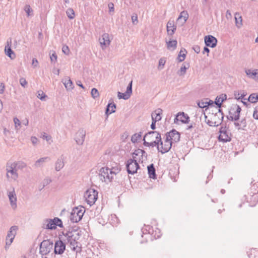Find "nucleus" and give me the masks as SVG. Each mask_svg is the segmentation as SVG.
I'll use <instances>...</instances> for the list:
<instances>
[{
  "instance_id": "nucleus-1",
  "label": "nucleus",
  "mask_w": 258,
  "mask_h": 258,
  "mask_svg": "<svg viewBox=\"0 0 258 258\" xmlns=\"http://www.w3.org/2000/svg\"><path fill=\"white\" fill-rule=\"evenodd\" d=\"M141 155L146 157L147 153L146 152L141 149L136 150L133 154V159H130L126 163V169L128 173L134 174L137 172V170L140 168L139 165L137 162L136 156Z\"/></svg>"
},
{
  "instance_id": "nucleus-51",
  "label": "nucleus",
  "mask_w": 258,
  "mask_h": 258,
  "mask_svg": "<svg viewBox=\"0 0 258 258\" xmlns=\"http://www.w3.org/2000/svg\"><path fill=\"white\" fill-rule=\"evenodd\" d=\"M188 66L186 67L185 65H183L180 69V75H184L186 72V71L188 69Z\"/></svg>"
},
{
  "instance_id": "nucleus-7",
  "label": "nucleus",
  "mask_w": 258,
  "mask_h": 258,
  "mask_svg": "<svg viewBox=\"0 0 258 258\" xmlns=\"http://www.w3.org/2000/svg\"><path fill=\"white\" fill-rule=\"evenodd\" d=\"M84 197L86 202L88 205L91 206L93 205L98 198V192L93 188L88 189L84 194Z\"/></svg>"
},
{
  "instance_id": "nucleus-50",
  "label": "nucleus",
  "mask_w": 258,
  "mask_h": 258,
  "mask_svg": "<svg viewBox=\"0 0 258 258\" xmlns=\"http://www.w3.org/2000/svg\"><path fill=\"white\" fill-rule=\"evenodd\" d=\"M50 58L52 62H55L56 61L57 55L54 52L50 55Z\"/></svg>"
},
{
  "instance_id": "nucleus-61",
  "label": "nucleus",
  "mask_w": 258,
  "mask_h": 258,
  "mask_svg": "<svg viewBox=\"0 0 258 258\" xmlns=\"http://www.w3.org/2000/svg\"><path fill=\"white\" fill-rule=\"evenodd\" d=\"M38 64L37 59L35 58H33L32 61V64L34 67H36Z\"/></svg>"
},
{
  "instance_id": "nucleus-32",
  "label": "nucleus",
  "mask_w": 258,
  "mask_h": 258,
  "mask_svg": "<svg viewBox=\"0 0 258 258\" xmlns=\"http://www.w3.org/2000/svg\"><path fill=\"white\" fill-rule=\"evenodd\" d=\"M188 18V14L186 11H183L181 12L177 19V22H179L183 19V21L181 22V24H183L185 23Z\"/></svg>"
},
{
  "instance_id": "nucleus-17",
  "label": "nucleus",
  "mask_w": 258,
  "mask_h": 258,
  "mask_svg": "<svg viewBox=\"0 0 258 258\" xmlns=\"http://www.w3.org/2000/svg\"><path fill=\"white\" fill-rule=\"evenodd\" d=\"M166 137L167 139H168L170 141H173V143H177L180 140V134L175 130H173L171 132L167 133L166 134Z\"/></svg>"
},
{
  "instance_id": "nucleus-38",
  "label": "nucleus",
  "mask_w": 258,
  "mask_h": 258,
  "mask_svg": "<svg viewBox=\"0 0 258 258\" xmlns=\"http://www.w3.org/2000/svg\"><path fill=\"white\" fill-rule=\"evenodd\" d=\"M184 52H186L185 49L180 50L177 58L179 62H182L185 59L186 54L184 53Z\"/></svg>"
},
{
  "instance_id": "nucleus-33",
  "label": "nucleus",
  "mask_w": 258,
  "mask_h": 258,
  "mask_svg": "<svg viewBox=\"0 0 258 258\" xmlns=\"http://www.w3.org/2000/svg\"><path fill=\"white\" fill-rule=\"evenodd\" d=\"M47 160H49V158L48 157L40 158L35 162L34 166L36 168L43 166L44 163L47 161Z\"/></svg>"
},
{
  "instance_id": "nucleus-49",
  "label": "nucleus",
  "mask_w": 258,
  "mask_h": 258,
  "mask_svg": "<svg viewBox=\"0 0 258 258\" xmlns=\"http://www.w3.org/2000/svg\"><path fill=\"white\" fill-rule=\"evenodd\" d=\"M253 117L254 119L258 120V105L255 106L254 109L253 113Z\"/></svg>"
},
{
  "instance_id": "nucleus-42",
  "label": "nucleus",
  "mask_w": 258,
  "mask_h": 258,
  "mask_svg": "<svg viewBox=\"0 0 258 258\" xmlns=\"http://www.w3.org/2000/svg\"><path fill=\"white\" fill-rule=\"evenodd\" d=\"M258 202V198L256 195H253L251 198L250 205L251 207L254 206Z\"/></svg>"
},
{
  "instance_id": "nucleus-40",
  "label": "nucleus",
  "mask_w": 258,
  "mask_h": 258,
  "mask_svg": "<svg viewBox=\"0 0 258 258\" xmlns=\"http://www.w3.org/2000/svg\"><path fill=\"white\" fill-rule=\"evenodd\" d=\"M66 14L68 18L70 19H73L75 17V12L72 8L68 9L66 11Z\"/></svg>"
},
{
  "instance_id": "nucleus-14",
  "label": "nucleus",
  "mask_w": 258,
  "mask_h": 258,
  "mask_svg": "<svg viewBox=\"0 0 258 258\" xmlns=\"http://www.w3.org/2000/svg\"><path fill=\"white\" fill-rule=\"evenodd\" d=\"M101 48L104 50L110 44L109 35L108 33H104L99 39Z\"/></svg>"
},
{
  "instance_id": "nucleus-26",
  "label": "nucleus",
  "mask_w": 258,
  "mask_h": 258,
  "mask_svg": "<svg viewBox=\"0 0 258 258\" xmlns=\"http://www.w3.org/2000/svg\"><path fill=\"white\" fill-rule=\"evenodd\" d=\"M11 40L10 42L7 41V44L5 46V51L6 54L10 57L11 59H13L15 57V54L14 51L11 49Z\"/></svg>"
},
{
  "instance_id": "nucleus-52",
  "label": "nucleus",
  "mask_w": 258,
  "mask_h": 258,
  "mask_svg": "<svg viewBox=\"0 0 258 258\" xmlns=\"http://www.w3.org/2000/svg\"><path fill=\"white\" fill-rule=\"evenodd\" d=\"M165 63H166L165 58L163 57V58H160L159 61V67L162 66V68L161 69H162L163 68V67L164 66Z\"/></svg>"
},
{
  "instance_id": "nucleus-15",
  "label": "nucleus",
  "mask_w": 258,
  "mask_h": 258,
  "mask_svg": "<svg viewBox=\"0 0 258 258\" xmlns=\"http://www.w3.org/2000/svg\"><path fill=\"white\" fill-rule=\"evenodd\" d=\"M145 139L148 141H154L155 140L161 141L160 134L156 131H151L145 135Z\"/></svg>"
},
{
  "instance_id": "nucleus-28",
  "label": "nucleus",
  "mask_w": 258,
  "mask_h": 258,
  "mask_svg": "<svg viewBox=\"0 0 258 258\" xmlns=\"http://www.w3.org/2000/svg\"><path fill=\"white\" fill-rule=\"evenodd\" d=\"M61 82L64 84L67 90L71 91L74 88L73 82L69 77L63 79Z\"/></svg>"
},
{
  "instance_id": "nucleus-2",
  "label": "nucleus",
  "mask_w": 258,
  "mask_h": 258,
  "mask_svg": "<svg viewBox=\"0 0 258 258\" xmlns=\"http://www.w3.org/2000/svg\"><path fill=\"white\" fill-rule=\"evenodd\" d=\"M223 119V114L220 108L215 107L209 115V119L206 120L207 123L211 126H217L220 124Z\"/></svg>"
},
{
  "instance_id": "nucleus-43",
  "label": "nucleus",
  "mask_w": 258,
  "mask_h": 258,
  "mask_svg": "<svg viewBox=\"0 0 258 258\" xmlns=\"http://www.w3.org/2000/svg\"><path fill=\"white\" fill-rule=\"evenodd\" d=\"M37 97L41 100H44L47 96L44 93L42 90H39L37 92Z\"/></svg>"
},
{
  "instance_id": "nucleus-37",
  "label": "nucleus",
  "mask_w": 258,
  "mask_h": 258,
  "mask_svg": "<svg viewBox=\"0 0 258 258\" xmlns=\"http://www.w3.org/2000/svg\"><path fill=\"white\" fill-rule=\"evenodd\" d=\"M248 101L251 103H255L258 101V95L257 93H252L250 95L248 99Z\"/></svg>"
},
{
  "instance_id": "nucleus-11",
  "label": "nucleus",
  "mask_w": 258,
  "mask_h": 258,
  "mask_svg": "<svg viewBox=\"0 0 258 258\" xmlns=\"http://www.w3.org/2000/svg\"><path fill=\"white\" fill-rule=\"evenodd\" d=\"M241 109L240 107L237 105H233L229 111L230 117L232 120H237L239 118V114Z\"/></svg>"
},
{
  "instance_id": "nucleus-58",
  "label": "nucleus",
  "mask_w": 258,
  "mask_h": 258,
  "mask_svg": "<svg viewBox=\"0 0 258 258\" xmlns=\"http://www.w3.org/2000/svg\"><path fill=\"white\" fill-rule=\"evenodd\" d=\"M234 95L235 98L237 99H239L242 97V95H240V93L239 91H234Z\"/></svg>"
},
{
  "instance_id": "nucleus-44",
  "label": "nucleus",
  "mask_w": 258,
  "mask_h": 258,
  "mask_svg": "<svg viewBox=\"0 0 258 258\" xmlns=\"http://www.w3.org/2000/svg\"><path fill=\"white\" fill-rule=\"evenodd\" d=\"M198 105L199 106V107L200 108H209V104L208 103V102L205 101H203V100H202L201 101L199 102L198 103Z\"/></svg>"
},
{
  "instance_id": "nucleus-41",
  "label": "nucleus",
  "mask_w": 258,
  "mask_h": 258,
  "mask_svg": "<svg viewBox=\"0 0 258 258\" xmlns=\"http://www.w3.org/2000/svg\"><path fill=\"white\" fill-rule=\"evenodd\" d=\"M24 10L28 17L33 15V10L29 5L25 6Z\"/></svg>"
},
{
  "instance_id": "nucleus-34",
  "label": "nucleus",
  "mask_w": 258,
  "mask_h": 258,
  "mask_svg": "<svg viewBox=\"0 0 258 258\" xmlns=\"http://www.w3.org/2000/svg\"><path fill=\"white\" fill-rule=\"evenodd\" d=\"M116 105L114 103H110L108 104L106 109L105 114L108 115L112 113H114L115 110Z\"/></svg>"
},
{
  "instance_id": "nucleus-24",
  "label": "nucleus",
  "mask_w": 258,
  "mask_h": 258,
  "mask_svg": "<svg viewBox=\"0 0 258 258\" xmlns=\"http://www.w3.org/2000/svg\"><path fill=\"white\" fill-rule=\"evenodd\" d=\"M64 166V158L61 155L56 160L55 163V169L57 171H60Z\"/></svg>"
},
{
  "instance_id": "nucleus-47",
  "label": "nucleus",
  "mask_w": 258,
  "mask_h": 258,
  "mask_svg": "<svg viewBox=\"0 0 258 258\" xmlns=\"http://www.w3.org/2000/svg\"><path fill=\"white\" fill-rule=\"evenodd\" d=\"M54 221L55 224H56V227L57 226L59 227H62V226H63L62 222L59 218H57V217L54 218Z\"/></svg>"
},
{
  "instance_id": "nucleus-56",
  "label": "nucleus",
  "mask_w": 258,
  "mask_h": 258,
  "mask_svg": "<svg viewBox=\"0 0 258 258\" xmlns=\"http://www.w3.org/2000/svg\"><path fill=\"white\" fill-rule=\"evenodd\" d=\"M149 142H150V144H149L150 147H154L156 146H159V144L160 141L155 140L154 141H151V142L149 141Z\"/></svg>"
},
{
  "instance_id": "nucleus-48",
  "label": "nucleus",
  "mask_w": 258,
  "mask_h": 258,
  "mask_svg": "<svg viewBox=\"0 0 258 258\" xmlns=\"http://www.w3.org/2000/svg\"><path fill=\"white\" fill-rule=\"evenodd\" d=\"M51 182V179L49 177L45 178L42 181L43 187L47 185Z\"/></svg>"
},
{
  "instance_id": "nucleus-18",
  "label": "nucleus",
  "mask_w": 258,
  "mask_h": 258,
  "mask_svg": "<svg viewBox=\"0 0 258 258\" xmlns=\"http://www.w3.org/2000/svg\"><path fill=\"white\" fill-rule=\"evenodd\" d=\"M219 140L223 142H227L230 141V136L226 130L225 127H221L220 128Z\"/></svg>"
},
{
  "instance_id": "nucleus-21",
  "label": "nucleus",
  "mask_w": 258,
  "mask_h": 258,
  "mask_svg": "<svg viewBox=\"0 0 258 258\" xmlns=\"http://www.w3.org/2000/svg\"><path fill=\"white\" fill-rule=\"evenodd\" d=\"M205 42L207 46L214 48L216 46L217 40L214 36L212 35H208L205 36Z\"/></svg>"
},
{
  "instance_id": "nucleus-13",
  "label": "nucleus",
  "mask_w": 258,
  "mask_h": 258,
  "mask_svg": "<svg viewBox=\"0 0 258 258\" xmlns=\"http://www.w3.org/2000/svg\"><path fill=\"white\" fill-rule=\"evenodd\" d=\"M86 136V131L83 128L79 129L76 133L75 140L76 143L79 145H82L85 141Z\"/></svg>"
},
{
  "instance_id": "nucleus-59",
  "label": "nucleus",
  "mask_w": 258,
  "mask_h": 258,
  "mask_svg": "<svg viewBox=\"0 0 258 258\" xmlns=\"http://www.w3.org/2000/svg\"><path fill=\"white\" fill-rule=\"evenodd\" d=\"M31 141L33 145L35 146L38 142V139L35 137H31Z\"/></svg>"
},
{
  "instance_id": "nucleus-29",
  "label": "nucleus",
  "mask_w": 258,
  "mask_h": 258,
  "mask_svg": "<svg viewBox=\"0 0 258 258\" xmlns=\"http://www.w3.org/2000/svg\"><path fill=\"white\" fill-rule=\"evenodd\" d=\"M148 172L149 177L153 179L156 178V174L155 172V169L153 164L148 166Z\"/></svg>"
},
{
  "instance_id": "nucleus-25",
  "label": "nucleus",
  "mask_w": 258,
  "mask_h": 258,
  "mask_svg": "<svg viewBox=\"0 0 258 258\" xmlns=\"http://www.w3.org/2000/svg\"><path fill=\"white\" fill-rule=\"evenodd\" d=\"M176 27L173 20H169L167 24V31L168 35H172L176 30Z\"/></svg>"
},
{
  "instance_id": "nucleus-30",
  "label": "nucleus",
  "mask_w": 258,
  "mask_h": 258,
  "mask_svg": "<svg viewBox=\"0 0 258 258\" xmlns=\"http://www.w3.org/2000/svg\"><path fill=\"white\" fill-rule=\"evenodd\" d=\"M235 25L238 28H241L242 25V19L240 14L236 12L235 14Z\"/></svg>"
},
{
  "instance_id": "nucleus-39",
  "label": "nucleus",
  "mask_w": 258,
  "mask_h": 258,
  "mask_svg": "<svg viewBox=\"0 0 258 258\" xmlns=\"http://www.w3.org/2000/svg\"><path fill=\"white\" fill-rule=\"evenodd\" d=\"M141 137L142 136L141 133L135 134L133 136H132L131 141L134 143H137L138 141L141 139Z\"/></svg>"
},
{
  "instance_id": "nucleus-9",
  "label": "nucleus",
  "mask_w": 258,
  "mask_h": 258,
  "mask_svg": "<svg viewBox=\"0 0 258 258\" xmlns=\"http://www.w3.org/2000/svg\"><path fill=\"white\" fill-rule=\"evenodd\" d=\"M18 229V228L17 226H13L10 228L6 239V247L9 246L13 242Z\"/></svg>"
},
{
  "instance_id": "nucleus-12",
  "label": "nucleus",
  "mask_w": 258,
  "mask_h": 258,
  "mask_svg": "<svg viewBox=\"0 0 258 258\" xmlns=\"http://www.w3.org/2000/svg\"><path fill=\"white\" fill-rule=\"evenodd\" d=\"M54 252L55 254H62L66 249V242L59 239L55 241Z\"/></svg>"
},
{
  "instance_id": "nucleus-16",
  "label": "nucleus",
  "mask_w": 258,
  "mask_h": 258,
  "mask_svg": "<svg viewBox=\"0 0 258 258\" xmlns=\"http://www.w3.org/2000/svg\"><path fill=\"white\" fill-rule=\"evenodd\" d=\"M132 83L133 81H131L129 83L125 93H122L120 92H118L117 96L119 99L127 100L131 97L132 93Z\"/></svg>"
},
{
  "instance_id": "nucleus-10",
  "label": "nucleus",
  "mask_w": 258,
  "mask_h": 258,
  "mask_svg": "<svg viewBox=\"0 0 258 258\" xmlns=\"http://www.w3.org/2000/svg\"><path fill=\"white\" fill-rule=\"evenodd\" d=\"M160 143L161 147L157 146L158 150L159 152L164 154L170 150L171 148L172 144H173V141H170L168 139H167V137H166V139L164 140V143H163L161 140Z\"/></svg>"
},
{
  "instance_id": "nucleus-4",
  "label": "nucleus",
  "mask_w": 258,
  "mask_h": 258,
  "mask_svg": "<svg viewBox=\"0 0 258 258\" xmlns=\"http://www.w3.org/2000/svg\"><path fill=\"white\" fill-rule=\"evenodd\" d=\"M77 233L75 231H69L64 234L63 240L70 244L71 249L78 252L81 251V247L79 246L78 242L76 241Z\"/></svg>"
},
{
  "instance_id": "nucleus-22",
  "label": "nucleus",
  "mask_w": 258,
  "mask_h": 258,
  "mask_svg": "<svg viewBox=\"0 0 258 258\" xmlns=\"http://www.w3.org/2000/svg\"><path fill=\"white\" fill-rule=\"evenodd\" d=\"M245 73L250 79L258 81V69H245Z\"/></svg>"
},
{
  "instance_id": "nucleus-36",
  "label": "nucleus",
  "mask_w": 258,
  "mask_h": 258,
  "mask_svg": "<svg viewBox=\"0 0 258 258\" xmlns=\"http://www.w3.org/2000/svg\"><path fill=\"white\" fill-rule=\"evenodd\" d=\"M177 43L176 40H170L168 42H166L167 47L168 49H175L176 47Z\"/></svg>"
},
{
  "instance_id": "nucleus-27",
  "label": "nucleus",
  "mask_w": 258,
  "mask_h": 258,
  "mask_svg": "<svg viewBox=\"0 0 258 258\" xmlns=\"http://www.w3.org/2000/svg\"><path fill=\"white\" fill-rule=\"evenodd\" d=\"M44 225L45 226V228L47 229H56V224L54 223V219H47L44 221Z\"/></svg>"
},
{
  "instance_id": "nucleus-6",
  "label": "nucleus",
  "mask_w": 258,
  "mask_h": 258,
  "mask_svg": "<svg viewBox=\"0 0 258 258\" xmlns=\"http://www.w3.org/2000/svg\"><path fill=\"white\" fill-rule=\"evenodd\" d=\"M6 176L7 178L11 179L14 181L18 178V171L12 163V162H8L6 164Z\"/></svg>"
},
{
  "instance_id": "nucleus-5",
  "label": "nucleus",
  "mask_w": 258,
  "mask_h": 258,
  "mask_svg": "<svg viewBox=\"0 0 258 258\" xmlns=\"http://www.w3.org/2000/svg\"><path fill=\"white\" fill-rule=\"evenodd\" d=\"M85 213L83 207H76L74 208L71 213L70 219L73 223H77L80 221Z\"/></svg>"
},
{
  "instance_id": "nucleus-60",
  "label": "nucleus",
  "mask_w": 258,
  "mask_h": 258,
  "mask_svg": "<svg viewBox=\"0 0 258 258\" xmlns=\"http://www.w3.org/2000/svg\"><path fill=\"white\" fill-rule=\"evenodd\" d=\"M5 86L4 83H1L0 84V94H3L4 92Z\"/></svg>"
},
{
  "instance_id": "nucleus-55",
  "label": "nucleus",
  "mask_w": 258,
  "mask_h": 258,
  "mask_svg": "<svg viewBox=\"0 0 258 258\" xmlns=\"http://www.w3.org/2000/svg\"><path fill=\"white\" fill-rule=\"evenodd\" d=\"M14 122L15 123V128L18 130V127L20 126V124H21L20 121L19 120V119L18 118H17V117H15L14 118Z\"/></svg>"
},
{
  "instance_id": "nucleus-57",
  "label": "nucleus",
  "mask_w": 258,
  "mask_h": 258,
  "mask_svg": "<svg viewBox=\"0 0 258 258\" xmlns=\"http://www.w3.org/2000/svg\"><path fill=\"white\" fill-rule=\"evenodd\" d=\"M109 12H113L114 11V4L112 3H109L108 4Z\"/></svg>"
},
{
  "instance_id": "nucleus-20",
  "label": "nucleus",
  "mask_w": 258,
  "mask_h": 258,
  "mask_svg": "<svg viewBox=\"0 0 258 258\" xmlns=\"http://www.w3.org/2000/svg\"><path fill=\"white\" fill-rule=\"evenodd\" d=\"M189 117L184 112H179L174 119V123H178V121H180L182 123H187L189 121Z\"/></svg>"
},
{
  "instance_id": "nucleus-54",
  "label": "nucleus",
  "mask_w": 258,
  "mask_h": 258,
  "mask_svg": "<svg viewBox=\"0 0 258 258\" xmlns=\"http://www.w3.org/2000/svg\"><path fill=\"white\" fill-rule=\"evenodd\" d=\"M20 83L22 86L25 87L28 83L25 78H21L20 79Z\"/></svg>"
},
{
  "instance_id": "nucleus-46",
  "label": "nucleus",
  "mask_w": 258,
  "mask_h": 258,
  "mask_svg": "<svg viewBox=\"0 0 258 258\" xmlns=\"http://www.w3.org/2000/svg\"><path fill=\"white\" fill-rule=\"evenodd\" d=\"M42 138L44 140H45L49 144H50L52 142V141L51 140V137L49 135H47L45 133H44V135L42 136Z\"/></svg>"
},
{
  "instance_id": "nucleus-53",
  "label": "nucleus",
  "mask_w": 258,
  "mask_h": 258,
  "mask_svg": "<svg viewBox=\"0 0 258 258\" xmlns=\"http://www.w3.org/2000/svg\"><path fill=\"white\" fill-rule=\"evenodd\" d=\"M62 51L66 55H68L70 52L69 47L67 45H64L62 46Z\"/></svg>"
},
{
  "instance_id": "nucleus-62",
  "label": "nucleus",
  "mask_w": 258,
  "mask_h": 258,
  "mask_svg": "<svg viewBox=\"0 0 258 258\" xmlns=\"http://www.w3.org/2000/svg\"><path fill=\"white\" fill-rule=\"evenodd\" d=\"M193 49L197 53H199L200 52V47L198 45L194 46Z\"/></svg>"
},
{
  "instance_id": "nucleus-63",
  "label": "nucleus",
  "mask_w": 258,
  "mask_h": 258,
  "mask_svg": "<svg viewBox=\"0 0 258 258\" xmlns=\"http://www.w3.org/2000/svg\"><path fill=\"white\" fill-rule=\"evenodd\" d=\"M207 102H208V104H209V106H212L209 109L211 108L212 110L213 108H215V107L214 106V102L212 100H209L208 101H206Z\"/></svg>"
},
{
  "instance_id": "nucleus-45",
  "label": "nucleus",
  "mask_w": 258,
  "mask_h": 258,
  "mask_svg": "<svg viewBox=\"0 0 258 258\" xmlns=\"http://www.w3.org/2000/svg\"><path fill=\"white\" fill-rule=\"evenodd\" d=\"M91 94L92 97L94 99H95V98L98 97L99 96V92H98V90L96 88H93L92 89Z\"/></svg>"
},
{
  "instance_id": "nucleus-35",
  "label": "nucleus",
  "mask_w": 258,
  "mask_h": 258,
  "mask_svg": "<svg viewBox=\"0 0 258 258\" xmlns=\"http://www.w3.org/2000/svg\"><path fill=\"white\" fill-rule=\"evenodd\" d=\"M226 99V95H222L219 97H217L214 102L215 104L217 105L216 107L220 108L222 103Z\"/></svg>"
},
{
  "instance_id": "nucleus-3",
  "label": "nucleus",
  "mask_w": 258,
  "mask_h": 258,
  "mask_svg": "<svg viewBox=\"0 0 258 258\" xmlns=\"http://www.w3.org/2000/svg\"><path fill=\"white\" fill-rule=\"evenodd\" d=\"M117 169L114 168L102 167L100 170L99 178L102 182L108 183L112 181L117 173Z\"/></svg>"
},
{
  "instance_id": "nucleus-23",
  "label": "nucleus",
  "mask_w": 258,
  "mask_h": 258,
  "mask_svg": "<svg viewBox=\"0 0 258 258\" xmlns=\"http://www.w3.org/2000/svg\"><path fill=\"white\" fill-rule=\"evenodd\" d=\"M163 110L161 108H158L156 109L151 114L152 120H154L155 121H158L162 119V114Z\"/></svg>"
},
{
  "instance_id": "nucleus-8",
  "label": "nucleus",
  "mask_w": 258,
  "mask_h": 258,
  "mask_svg": "<svg viewBox=\"0 0 258 258\" xmlns=\"http://www.w3.org/2000/svg\"><path fill=\"white\" fill-rule=\"evenodd\" d=\"M53 244L49 240H43L40 245V253L42 255H46L52 249Z\"/></svg>"
},
{
  "instance_id": "nucleus-31",
  "label": "nucleus",
  "mask_w": 258,
  "mask_h": 258,
  "mask_svg": "<svg viewBox=\"0 0 258 258\" xmlns=\"http://www.w3.org/2000/svg\"><path fill=\"white\" fill-rule=\"evenodd\" d=\"M12 163L15 167L17 171L18 170H22L27 166V164L22 161L12 162Z\"/></svg>"
},
{
  "instance_id": "nucleus-19",
  "label": "nucleus",
  "mask_w": 258,
  "mask_h": 258,
  "mask_svg": "<svg viewBox=\"0 0 258 258\" xmlns=\"http://www.w3.org/2000/svg\"><path fill=\"white\" fill-rule=\"evenodd\" d=\"M8 196L9 197L12 208L13 209H16L17 207V197L14 189H13L12 191L8 192Z\"/></svg>"
},
{
  "instance_id": "nucleus-64",
  "label": "nucleus",
  "mask_w": 258,
  "mask_h": 258,
  "mask_svg": "<svg viewBox=\"0 0 258 258\" xmlns=\"http://www.w3.org/2000/svg\"><path fill=\"white\" fill-rule=\"evenodd\" d=\"M226 17L227 19H230L232 18V15L229 10H227L226 13Z\"/></svg>"
}]
</instances>
